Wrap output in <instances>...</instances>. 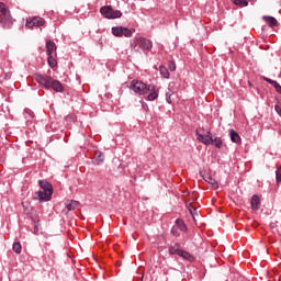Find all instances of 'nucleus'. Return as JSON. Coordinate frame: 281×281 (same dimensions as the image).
I'll return each instance as SVG.
<instances>
[{"instance_id": "obj_1", "label": "nucleus", "mask_w": 281, "mask_h": 281, "mask_svg": "<svg viewBox=\"0 0 281 281\" xmlns=\"http://www.w3.org/2000/svg\"><path fill=\"white\" fill-rule=\"evenodd\" d=\"M40 190L36 191L33 195V199L35 201H40V203H45V201H50L52 195L54 194V187H52V183L40 180Z\"/></svg>"}, {"instance_id": "obj_2", "label": "nucleus", "mask_w": 281, "mask_h": 281, "mask_svg": "<svg viewBox=\"0 0 281 281\" xmlns=\"http://www.w3.org/2000/svg\"><path fill=\"white\" fill-rule=\"evenodd\" d=\"M35 80L38 85L45 87V89H53L57 93H63V91H65V88H63V83L52 78L50 76L35 75Z\"/></svg>"}, {"instance_id": "obj_3", "label": "nucleus", "mask_w": 281, "mask_h": 281, "mask_svg": "<svg viewBox=\"0 0 281 281\" xmlns=\"http://www.w3.org/2000/svg\"><path fill=\"white\" fill-rule=\"evenodd\" d=\"M12 23H14V20H12V15H10V10H8L5 3L0 2V25L9 30V27H12Z\"/></svg>"}, {"instance_id": "obj_4", "label": "nucleus", "mask_w": 281, "mask_h": 281, "mask_svg": "<svg viewBox=\"0 0 281 281\" xmlns=\"http://www.w3.org/2000/svg\"><path fill=\"white\" fill-rule=\"evenodd\" d=\"M153 49V42L146 37H136L134 40L135 52H150Z\"/></svg>"}, {"instance_id": "obj_5", "label": "nucleus", "mask_w": 281, "mask_h": 281, "mask_svg": "<svg viewBox=\"0 0 281 281\" xmlns=\"http://www.w3.org/2000/svg\"><path fill=\"white\" fill-rule=\"evenodd\" d=\"M130 89L138 95H145V93H148V86L139 80L131 81Z\"/></svg>"}, {"instance_id": "obj_6", "label": "nucleus", "mask_w": 281, "mask_h": 281, "mask_svg": "<svg viewBox=\"0 0 281 281\" xmlns=\"http://www.w3.org/2000/svg\"><path fill=\"white\" fill-rule=\"evenodd\" d=\"M100 12L105 19H120L122 16V11L114 10L113 7L106 5L100 9Z\"/></svg>"}, {"instance_id": "obj_7", "label": "nucleus", "mask_w": 281, "mask_h": 281, "mask_svg": "<svg viewBox=\"0 0 281 281\" xmlns=\"http://www.w3.org/2000/svg\"><path fill=\"white\" fill-rule=\"evenodd\" d=\"M43 25H45V19L41 16H30L25 22V27H27V30H34V27H43Z\"/></svg>"}, {"instance_id": "obj_8", "label": "nucleus", "mask_w": 281, "mask_h": 281, "mask_svg": "<svg viewBox=\"0 0 281 281\" xmlns=\"http://www.w3.org/2000/svg\"><path fill=\"white\" fill-rule=\"evenodd\" d=\"M195 135H196L198 142H200L201 144H204V146H210L214 144L212 132H206L205 134H201L199 133V131H196Z\"/></svg>"}, {"instance_id": "obj_9", "label": "nucleus", "mask_w": 281, "mask_h": 281, "mask_svg": "<svg viewBox=\"0 0 281 281\" xmlns=\"http://www.w3.org/2000/svg\"><path fill=\"white\" fill-rule=\"evenodd\" d=\"M147 91H149V94L147 95V100H149L150 102L159 98V88L157 86L149 85L147 87Z\"/></svg>"}, {"instance_id": "obj_10", "label": "nucleus", "mask_w": 281, "mask_h": 281, "mask_svg": "<svg viewBox=\"0 0 281 281\" xmlns=\"http://www.w3.org/2000/svg\"><path fill=\"white\" fill-rule=\"evenodd\" d=\"M46 54L47 56H56V43L52 41L46 42Z\"/></svg>"}, {"instance_id": "obj_11", "label": "nucleus", "mask_w": 281, "mask_h": 281, "mask_svg": "<svg viewBox=\"0 0 281 281\" xmlns=\"http://www.w3.org/2000/svg\"><path fill=\"white\" fill-rule=\"evenodd\" d=\"M251 210L255 212H258L260 210V198L258 195H252L251 201H250Z\"/></svg>"}, {"instance_id": "obj_12", "label": "nucleus", "mask_w": 281, "mask_h": 281, "mask_svg": "<svg viewBox=\"0 0 281 281\" xmlns=\"http://www.w3.org/2000/svg\"><path fill=\"white\" fill-rule=\"evenodd\" d=\"M263 80H265V82L272 85V87L276 89V92L280 93V95H281V86H280V83H278V81L267 78V77H265Z\"/></svg>"}, {"instance_id": "obj_13", "label": "nucleus", "mask_w": 281, "mask_h": 281, "mask_svg": "<svg viewBox=\"0 0 281 281\" xmlns=\"http://www.w3.org/2000/svg\"><path fill=\"white\" fill-rule=\"evenodd\" d=\"M263 21L269 25V27H276L278 25V20L273 16L265 15Z\"/></svg>"}, {"instance_id": "obj_14", "label": "nucleus", "mask_w": 281, "mask_h": 281, "mask_svg": "<svg viewBox=\"0 0 281 281\" xmlns=\"http://www.w3.org/2000/svg\"><path fill=\"white\" fill-rule=\"evenodd\" d=\"M94 161L97 166H100L101 164H104V154L102 151H94Z\"/></svg>"}, {"instance_id": "obj_15", "label": "nucleus", "mask_w": 281, "mask_h": 281, "mask_svg": "<svg viewBox=\"0 0 281 281\" xmlns=\"http://www.w3.org/2000/svg\"><path fill=\"white\" fill-rule=\"evenodd\" d=\"M229 137L234 144H240L241 142L240 135L237 134L234 130H229Z\"/></svg>"}, {"instance_id": "obj_16", "label": "nucleus", "mask_w": 281, "mask_h": 281, "mask_svg": "<svg viewBox=\"0 0 281 281\" xmlns=\"http://www.w3.org/2000/svg\"><path fill=\"white\" fill-rule=\"evenodd\" d=\"M180 258H183V260H188L189 262H194V257L190 255V252L186 250H180V255H178Z\"/></svg>"}, {"instance_id": "obj_17", "label": "nucleus", "mask_w": 281, "mask_h": 281, "mask_svg": "<svg viewBox=\"0 0 281 281\" xmlns=\"http://www.w3.org/2000/svg\"><path fill=\"white\" fill-rule=\"evenodd\" d=\"M204 181H206V183H210L211 188H213V190H218V182L216 180H214L212 178V176H206L204 178Z\"/></svg>"}, {"instance_id": "obj_18", "label": "nucleus", "mask_w": 281, "mask_h": 281, "mask_svg": "<svg viewBox=\"0 0 281 281\" xmlns=\"http://www.w3.org/2000/svg\"><path fill=\"white\" fill-rule=\"evenodd\" d=\"M170 256H179L181 254V248L179 244H175L173 246L169 247Z\"/></svg>"}, {"instance_id": "obj_19", "label": "nucleus", "mask_w": 281, "mask_h": 281, "mask_svg": "<svg viewBox=\"0 0 281 281\" xmlns=\"http://www.w3.org/2000/svg\"><path fill=\"white\" fill-rule=\"evenodd\" d=\"M47 64L48 66L54 69L58 66V61H56V55H47Z\"/></svg>"}, {"instance_id": "obj_20", "label": "nucleus", "mask_w": 281, "mask_h": 281, "mask_svg": "<svg viewBox=\"0 0 281 281\" xmlns=\"http://www.w3.org/2000/svg\"><path fill=\"white\" fill-rule=\"evenodd\" d=\"M173 227H177L180 232H187L188 227L186 226V223L183 220H176V225Z\"/></svg>"}, {"instance_id": "obj_21", "label": "nucleus", "mask_w": 281, "mask_h": 281, "mask_svg": "<svg viewBox=\"0 0 281 281\" xmlns=\"http://www.w3.org/2000/svg\"><path fill=\"white\" fill-rule=\"evenodd\" d=\"M133 34H135V29L123 27L122 36H125V38H131Z\"/></svg>"}, {"instance_id": "obj_22", "label": "nucleus", "mask_w": 281, "mask_h": 281, "mask_svg": "<svg viewBox=\"0 0 281 281\" xmlns=\"http://www.w3.org/2000/svg\"><path fill=\"white\" fill-rule=\"evenodd\" d=\"M123 30H124V26H114V27H112L113 36L122 37Z\"/></svg>"}, {"instance_id": "obj_23", "label": "nucleus", "mask_w": 281, "mask_h": 281, "mask_svg": "<svg viewBox=\"0 0 281 281\" xmlns=\"http://www.w3.org/2000/svg\"><path fill=\"white\" fill-rule=\"evenodd\" d=\"M159 71L162 78H170V72L168 71V68H166V66H160Z\"/></svg>"}, {"instance_id": "obj_24", "label": "nucleus", "mask_w": 281, "mask_h": 281, "mask_svg": "<svg viewBox=\"0 0 281 281\" xmlns=\"http://www.w3.org/2000/svg\"><path fill=\"white\" fill-rule=\"evenodd\" d=\"M78 205H80V202L72 200V201L67 205L68 212H71V211L76 210V207H78Z\"/></svg>"}, {"instance_id": "obj_25", "label": "nucleus", "mask_w": 281, "mask_h": 281, "mask_svg": "<svg viewBox=\"0 0 281 281\" xmlns=\"http://www.w3.org/2000/svg\"><path fill=\"white\" fill-rule=\"evenodd\" d=\"M235 5H239L240 8H247L249 5V2L247 0H235Z\"/></svg>"}, {"instance_id": "obj_26", "label": "nucleus", "mask_w": 281, "mask_h": 281, "mask_svg": "<svg viewBox=\"0 0 281 281\" xmlns=\"http://www.w3.org/2000/svg\"><path fill=\"white\" fill-rule=\"evenodd\" d=\"M213 144L216 148H223V139H221V137H215Z\"/></svg>"}, {"instance_id": "obj_27", "label": "nucleus", "mask_w": 281, "mask_h": 281, "mask_svg": "<svg viewBox=\"0 0 281 281\" xmlns=\"http://www.w3.org/2000/svg\"><path fill=\"white\" fill-rule=\"evenodd\" d=\"M13 251L15 254H21V251H22L21 243H19V241L13 243Z\"/></svg>"}, {"instance_id": "obj_28", "label": "nucleus", "mask_w": 281, "mask_h": 281, "mask_svg": "<svg viewBox=\"0 0 281 281\" xmlns=\"http://www.w3.org/2000/svg\"><path fill=\"white\" fill-rule=\"evenodd\" d=\"M276 179H277L278 186H280V183H281V167H279L276 171Z\"/></svg>"}, {"instance_id": "obj_29", "label": "nucleus", "mask_w": 281, "mask_h": 281, "mask_svg": "<svg viewBox=\"0 0 281 281\" xmlns=\"http://www.w3.org/2000/svg\"><path fill=\"white\" fill-rule=\"evenodd\" d=\"M171 234L176 237H179L180 236V233H179V228H177L176 226H173L171 228Z\"/></svg>"}, {"instance_id": "obj_30", "label": "nucleus", "mask_w": 281, "mask_h": 281, "mask_svg": "<svg viewBox=\"0 0 281 281\" xmlns=\"http://www.w3.org/2000/svg\"><path fill=\"white\" fill-rule=\"evenodd\" d=\"M169 70L170 71H176L177 70V65L175 64V61H169Z\"/></svg>"}, {"instance_id": "obj_31", "label": "nucleus", "mask_w": 281, "mask_h": 281, "mask_svg": "<svg viewBox=\"0 0 281 281\" xmlns=\"http://www.w3.org/2000/svg\"><path fill=\"white\" fill-rule=\"evenodd\" d=\"M274 111H277L278 115L281 117V105H276Z\"/></svg>"}, {"instance_id": "obj_32", "label": "nucleus", "mask_w": 281, "mask_h": 281, "mask_svg": "<svg viewBox=\"0 0 281 281\" xmlns=\"http://www.w3.org/2000/svg\"><path fill=\"white\" fill-rule=\"evenodd\" d=\"M167 102H168V104H172V99H170V95L167 97Z\"/></svg>"}, {"instance_id": "obj_33", "label": "nucleus", "mask_w": 281, "mask_h": 281, "mask_svg": "<svg viewBox=\"0 0 281 281\" xmlns=\"http://www.w3.org/2000/svg\"><path fill=\"white\" fill-rule=\"evenodd\" d=\"M143 109H144L145 111H148V104L143 103Z\"/></svg>"}, {"instance_id": "obj_34", "label": "nucleus", "mask_w": 281, "mask_h": 281, "mask_svg": "<svg viewBox=\"0 0 281 281\" xmlns=\"http://www.w3.org/2000/svg\"><path fill=\"white\" fill-rule=\"evenodd\" d=\"M190 213L193 214V213H192V209H190Z\"/></svg>"}]
</instances>
